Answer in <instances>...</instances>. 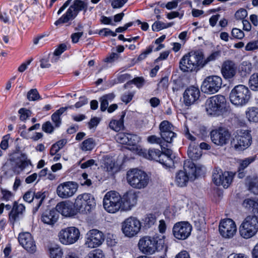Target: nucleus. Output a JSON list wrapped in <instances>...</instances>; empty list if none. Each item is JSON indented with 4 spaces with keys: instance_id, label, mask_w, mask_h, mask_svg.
Here are the masks:
<instances>
[{
    "instance_id": "nucleus-1",
    "label": "nucleus",
    "mask_w": 258,
    "mask_h": 258,
    "mask_svg": "<svg viewBox=\"0 0 258 258\" xmlns=\"http://www.w3.org/2000/svg\"><path fill=\"white\" fill-rule=\"evenodd\" d=\"M202 51H190L183 55L179 61V69L183 72H197L204 67Z\"/></svg>"
},
{
    "instance_id": "nucleus-2",
    "label": "nucleus",
    "mask_w": 258,
    "mask_h": 258,
    "mask_svg": "<svg viewBox=\"0 0 258 258\" xmlns=\"http://www.w3.org/2000/svg\"><path fill=\"white\" fill-rule=\"evenodd\" d=\"M203 167L196 166L192 161H185L183 165L184 170H180L176 173V184L180 187L186 186L189 179L194 180L201 174Z\"/></svg>"
},
{
    "instance_id": "nucleus-3",
    "label": "nucleus",
    "mask_w": 258,
    "mask_h": 258,
    "mask_svg": "<svg viewBox=\"0 0 258 258\" xmlns=\"http://www.w3.org/2000/svg\"><path fill=\"white\" fill-rule=\"evenodd\" d=\"M207 114L211 116L223 115L228 111L225 97L221 95H216L208 98L205 103Z\"/></svg>"
},
{
    "instance_id": "nucleus-4",
    "label": "nucleus",
    "mask_w": 258,
    "mask_h": 258,
    "mask_svg": "<svg viewBox=\"0 0 258 258\" xmlns=\"http://www.w3.org/2000/svg\"><path fill=\"white\" fill-rule=\"evenodd\" d=\"M88 6V0H74L66 13L56 21L54 24L58 26L74 20L80 12L83 11L85 14L87 11Z\"/></svg>"
},
{
    "instance_id": "nucleus-5",
    "label": "nucleus",
    "mask_w": 258,
    "mask_h": 258,
    "mask_svg": "<svg viewBox=\"0 0 258 258\" xmlns=\"http://www.w3.org/2000/svg\"><path fill=\"white\" fill-rule=\"evenodd\" d=\"M251 92L248 88L243 85L235 86L229 94L230 101L235 106H242L249 101Z\"/></svg>"
},
{
    "instance_id": "nucleus-6",
    "label": "nucleus",
    "mask_w": 258,
    "mask_h": 258,
    "mask_svg": "<svg viewBox=\"0 0 258 258\" xmlns=\"http://www.w3.org/2000/svg\"><path fill=\"white\" fill-rule=\"evenodd\" d=\"M126 179L127 183L132 187L142 189L147 186L150 178L145 172L138 169H133L127 172Z\"/></svg>"
},
{
    "instance_id": "nucleus-7",
    "label": "nucleus",
    "mask_w": 258,
    "mask_h": 258,
    "mask_svg": "<svg viewBox=\"0 0 258 258\" xmlns=\"http://www.w3.org/2000/svg\"><path fill=\"white\" fill-rule=\"evenodd\" d=\"M163 240L158 236H145L138 243L140 250L144 254H152L163 247Z\"/></svg>"
},
{
    "instance_id": "nucleus-8",
    "label": "nucleus",
    "mask_w": 258,
    "mask_h": 258,
    "mask_svg": "<svg viewBox=\"0 0 258 258\" xmlns=\"http://www.w3.org/2000/svg\"><path fill=\"white\" fill-rule=\"evenodd\" d=\"M258 231V217L254 214L247 216L239 227L241 237L248 239L254 236Z\"/></svg>"
},
{
    "instance_id": "nucleus-9",
    "label": "nucleus",
    "mask_w": 258,
    "mask_h": 258,
    "mask_svg": "<svg viewBox=\"0 0 258 258\" xmlns=\"http://www.w3.org/2000/svg\"><path fill=\"white\" fill-rule=\"evenodd\" d=\"M122 198L118 192L111 190L107 192L103 198V207L109 213H115L121 208Z\"/></svg>"
},
{
    "instance_id": "nucleus-10",
    "label": "nucleus",
    "mask_w": 258,
    "mask_h": 258,
    "mask_svg": "<svg viewBox=\"0 0 258 258\" xmlns=\"http://www.w3.org/2000/svg\"><path fill=\"white\" fill-rule=\"evenodd\" d=\"M96 206L94 197L90 194L84 193L78 195L75 199L74 207L78 212L89 213Z\"/></svg>"
},
{
    "instance_id": "nucleus-11",
    "label": "nucleus",
    "mask_w": 258,
    "mask_h": 258,
    "mask_svg": "<svg viewBox=\"0 0 258 258\" xmlns=\"http://www.w3.org/2000/svg\"><path fill=\"white\" fill-rule=\"evenodd\" d=\"M251 143V137L247 131L238 130L231 142V146L237 151H243Z\"/></svg>"
},
{
    "instance_id": "nucleus-12",
    "label": "nucleus",
    "mask_w": 258,
    "mask_h": 258,
    "mask_svg": "<svg viewBox=\"0 0 258 258\" xmlns=\"http://www.w3.org/2000/svg\"><path fill=\"white\" fill-rule=\"evenodd\" d=\"M31 164L29 160L27 159V156L25 154H21L20 160L16 163L10 161L6 163L3 166V170L5 171V174L7 177L12 176L16 172L19 173V169L20 171L24 170L26 167Z\"/></svg>"
},
{
    "instance_id": "nucleus-13",
    "label": "nucleus",
    "mask_w": 258,
    "mask_h": 258,
    "mask_svg": "<svg viewBox=\"0 0 258 258\" xmlns=\"http://www.w3.org/2000/svg\"><path fill=\"white\" fill-rule=\"evenodd\" d=\"M141 228V222L135 217H130L122 223V231L124 235L128 237L136 236L140 232Z\"/></svg>"
},
{
    "instance_id": "nucleus-14",
    "label": "nucleus",
    "mask_w": 258,
    "mask_h": 258,
    "mask_svg": "<svg viewBox=\"0 0 258 258\" xmlns=\"http://www.w3.org/2000/svg\"><path fill=\"white\" fill-rule=\"evenodd\" d=\"M222 80L217 76L207 77L204 80L201 86L202 91L206 94H214L221 88Z\"/></svg>"
},
{
    "instance_id": "nucleus-15",
    "label": "nucleus",
    "mask_w": 258,
    "mask_h": 258,
    "mask_svg": "<svg viewBox=\"0 0 258 258\" xmlns=\"http://www.w3.org/2000/svg\"><path fill=\"white\" fill-rule=\"evenodd\" d=\"M233 178V174L232 172H223L219 168H215L213 170V181L217 186L222 185L225 188H228L231 184Z\"/></svg>"
},
{
    "instance_id": "nucleus-16",
    "label": "nucleus",
    "mask_w": 258,
    "mask_h": 258,
    "mask_svg": "<svg viewBox=\"0 0 258 258\" xmlns=\"http://www.w3.org/2000/svg\"><path fill=\"white\" fill-rule=\"evenodd\" d=\"M80 232L75 227H70L61 230L59 233V239L63 244H72L77 242L79 239Z\"/></svg>"
},
{
    "instance_id": "nucleus-17",
    "label": "nucleus",
    "mask_w": 258,
    "mask_h": 258,
    "mask_svg": "<svg viewBox=\"0 0 258 258\" xmlns=\"http://www.w3.org/2000/svg\"><path fill=\"white\" fill-rule=\"evenodd\" d=\"M105 236L101 231L93 229L89 230L85 237V245L88 248H96L104 242Z\"/></svg>"
},
{
    "instance_id": "nucleus-18",
    "label": "nucleus",
    "mask_w": 258,
    "mask_h": 258,
    "mask_svg": "<svg viewBox=\"0 0 258 258\" xmlns=\"http://www.w3.org/2000/svg\"><path fill=\"white\" fill-rule=\"evenodd\" d=\"M192 230L191 225L187 221L176 223L172 228L174 237L178 240H185L190 235Z\"/></svg>"
},
{
    "instance_id": "nucleus-19",
    "label": "nucleus",
    "mask_w": 258,
    "mask_h": 258,
    "mask_svg": "<svg viewBox=\"0 0 258 258\" xmlns=\"http://www.w3.org/2000/svg\"><path fill=\"white\" fill-rule=\"evenodd\" d=\"M230 133L229 131L223 127L212 130L210 133L212 142L215 145L223 146L226 145L230 139Z\"/></svg>"
},
{
    "instance_id": "nucleus-20",
    "label": "nucleus",
    "mask_w": 258,
    "mask_h": 258,
    "mask_svg": "<svg viewBox=\"0 0 258 258\" xmlns=\"http://www.w3.org/2000/svg\"><path fill=\"white\" fill-rule=\"evenodd\" d=\"M78 184L74 181H66L59 184L56 188V194L61 199H68L77 192Z\"/></svg>"
},
{
    "instance_id": "nucleus-21",
    "label": "nucleus",
    "mask_w": 258,
    "mask_h": 258,
    "mask_svg": "<svg viewBox=\"0 0 258 258\" xmlns=\"http://www.w3.org/2000/svg\"><path fill=\"white\" fill-rule=\"evenodd\" d=\"M159 128L161 137L167 143H171L173 139L176 137V134L174 132V126L168 120L161 121Z\"/></svg>"
},
{
    "instance_id": "nucleus-22",
    "label": "nucleus",
    "mask_w": 258,
    "mask_h": 258,
    "mask_svg": "<svg viewBox=\"0 0 258 258\" xmlns=\"http://www.w3.org/2000/svg\"><path fill=\"white\" fill-rule=\"evenodd\" d=\"M219 231L221 235L226 238H232L237 231L236 226L231 219H223L219 226Z\"/></svg>"
},
{
    "instance_id": "nucleus-23",
    "label": "nucleus",
    "mask_w": 258,
    "mask_h": 258,
    "mask_svg": "<svg viewBox=\"0 0 258 258\" xmlns=\"http://www.w3.org/2000/svg\"><path fill=\"white\" fill-rule=\"evenodd\" d=\"M18 241L20 244L28 252L34 253L36 251L35 242L29 232H23L19 234Z\"/></svg>"
},
{
    "instance_id": "nucleus-24",
    "label": "nucleus",
    "mask_w": 258,
    "mask_h": 258,
    "mask_svg": "<svg viewBox=\"0 0 258 258\" xmlns=\"http://www.w3.org/2000/svg\"><path fill=\"white\" fill-rule=\"evenodd\" d=\"M56 211L65 217H73L76 215L78 211L74 207V204L69 201H63L58 203L55 207Z\"/></svg>"
},
{
    "instance_id": "nucleus-25",
    "label": "nucleus",
    "mask_w": 258,
    "mask_h": 258,
    "mask_svg": "<svg viewBox=\"0 0 258 258\" xmlns=\"http://www.w3.org/2000/svg\"><path fill=\"white\" fill-rule=\"evenodd\" d=\"M200 96L198 87L191 86L187 88L183 94V101L186 106H189L197 101Z\"/></svg>"
},
{
    "instance_id": "nucleus-26",
    "label": "nucleus",
    "mask_w": 258,
    "mask_h": 258,
    "mask_svg": "<svg viewBox=\"0 0 258 258\" xmlns=\"http://www.w3.org/2000/svg\"><path fill=\"white\" fill-rule=\"evenodd\" d=\"M221 71L223 77L225 79H231L236 74L237 66L233 60H226L222 64Z\"/></svg>"
},
{
    "instance_id": "nucleus-27",
    "label": "nucleus",
    "mask_w": 258,
    "mask_h": 258,
    "mask_svg": "<svg viewBox=\"0 0 258 258\" xmlns=\"http://www.w3.org/2000/svg\"><path fill=\"white\" fill-rule=\"evenodd\" d=\"M122 198V208L124 210H129L134 206L137 201V195L135 191H128L124 194Z\"/></svg>"
},
{
    "instance_id": "nucleus-28",
    "label": "nucleus",
    "mask_w": 258,
    "mask_h": 258,
    "mask_svg": "<svg viewBox=\"0 0 258 258\" xmlns=\"http://www.w3.org/2000/svg\"><path fill=\"white\" fill-rule=\"evenodd\" d=\"M25 210V207L23 204H18L17 202H14L13 208L9 214V221L13 225L16 221L22 217Z\"/></svg>"
},
{
    "instance_id": "nucleus-29",
    "label": "nucleus",
    "mask_w": 258,
    "mask_h": 258,
    "mask_svg": "<svg viewBox=\"0 0 258 258\" xmlns=\"http://www.w3.org/2000/svg\"><path fill=\"white\" fill-rule=\"evenodd\" d=\"M58 215L56 211L52 210L43 213L41 217L42 221L49 225L55 223L58 219Z\"/></svg>"
},
{
    "instance_id": "nucleus-30",
    "label": "nucleus",
    "mask_w": 258,
    "mask_h": 258,
    "mask_svg": "<svg viewBox=\"0 0 258 258\" xmlns=\"http://www.w3.org/2000/svg\"><path fill=\"white\" fill-rule=\"evenodd\" d=\"M242 206L253 214H258V198H247L242 203Z\"/></svg>"
},
{
    "instance_id": "nucleus-31",
    "label": "nucleus",
    "mask_w": 258,
    "mask_h": 258,
    "mask_svg": "<svg viewBox=\"0 0 258 258\" xmlns=\"http://www.w3.org/2000/svg\"><path fill=\"white\" fill-rule=\"evenodd\" d=\"M187 155L192 160H197L202 156V151L199 148V145L192 143L189 145L187 150Z\"/></svg>"
},
{
    "instance_id": "nucleus-32",
    "label": "nucleus",
    "mask_w": 258,
    "mask_h": 258,
    "mask_svg": "<svg viewBox=\"0 0 258 258\" xmlns=\"http://www.w3.org/2000/svg\"><path fill=\"white\" fill-rule=\"evenodd\" d=\"M73 108V106H69L65 107H61L52 114L51 119L53 122L55 124V126L56 127H59L61 124L60 115L66 111H67V109H72Z\"/></svg>"
},
{
    "instance_id": "nucleus-33",
    "label": "nucleus",
    "mask_w": 258,
    "mask_h": 258,
    "mask_svg": "<svg viewBox=\"0 0 258 258\" xmlns=\"http://www.w3.org/2000/svg\"><path fill=\"white\" fill-rule=\"evenodd\" d=\"M144 157L149 160H154L159 162L162 152L159 149L151 148L148 150H145L143 153Z\"/></svg>"
},
{
    "instance_id": "nucleus-34",
    "label": "nucleus",
    "mask_w": 258,
    "mask_h": 258,
    "mask_svg": "<svg viewBox=\"0 0 258 258\" xmlns=\"http://www.w3.org/2000/svg\"><path fill=\"white\" fill-rule=\"evenodd\" d=\"M101 167L107 171H111L115 165V161L112 157L108 155L104 156L101 160Z\"/></svg>"
},
{
    "instance_id": "nucleus-35",
    "label": "nucleus",
    "mask_w": 258,
    "mask_h": 258,
    "mask_svg": "<svg viewBox=\"0 0 258 258\" xmlns=\"http://www.w3.org/2000/svg\"><path fill=\"white\" fill-rule=\"evenodd\" d=\"M173 85L172 87V91L176 95L178 92L182 90L186 86V79L182 77H178L173 81Z\"/></svg>"
},
{
    "instance_id": "nucleus-36",
    "label": "nucleus",
    "mask_w": 258,
    "mask_h": 258,
    "mask_svg": "<svg viewBox=\"0 0 258 258\" xmlns=\"http://www.w3.org/2000/svg\"><path fill=\"white\" fill-rule=\"evenodd\" d=\"M122 114L121 115V118L120 119L117 120H112L109 124V127L113 131L116 132H119L123 127V118L125 116V113L122 112Z\"/></svg>"
},
{
    "instance_id": "nucleus-37",
    "label": "nucleus",
    "mask_w": 258,
    "mask_h": 258,
    "mask_svg": "<svg viewBox=\"0 0 258 258\" xmlns=\"http://www.w3.org/2000/svg\"><path fill=\"white\" fill-rule=\"evenodd\" d=\"M46 198V195L45 192L38 191L37 192H35V196L34 200H38L37 204L35 206L32 210L33 214H35L37 212L39 208L43 203L44 199Z\"/></svg>"
},
{
    "instance_id": "nucleus-38",
    "label": "nucleus",
    "mask_w": 258,
    "mask_h": 258,
    "mask_svg": "<svg viewBox=\"0 0 258 258\" xmlns=\"http://www.w3.org/2000/svg\"><path fill=\"white\" fill-rule=\"evenodd\" d=\"M252 64L248 61H243L239 66V71L242 77L249 75L252 71Z\"/></svg>"
},
{
    "instance_id": "nucleus-39",
    "label": "nucleus",
    "mask_w": 258,
    "mask_h": 258,
    "mask_svg": "<svg viewBox=\"0 0 258 258\" xmlns=\"http://www.w3.org/2000/svg\"><path fill=\"white\" fill-rule=\"evenodd\" d=\"M49 253L50 258H62L63 254L62 248L57 245L51 246Z\"/></svg>"
},
{
    "instance_id": "nucleus-40",
    "label": "nucleus",
    "mask_w": 258,
    "mask_h": 258,
    "mask_svg": "<svg viewBox=\"0 0 258 258\" xmlns=\"http://www.w3.org/2000/svg\"><path fill=\"white\" fill-rule=\"evenodd\" d=\"M246 117L249 121L258 122V108H249L246 111Z\"/></svg>"
},
{
    "instance_id": "nucleus-41",
    "label": "nucleus",
    "mask_w": 258,
    "mask_h": 258,
    "mask_svg": "<svg viewBox=\"0 0 258 258\" xmlns=\"http://www.w3.org/2000/svg\"><path fill=\"white\" fill-rule=\"evenodd\" d=\"M246 182L249 190L254 195H258V178L247 177Z\"/></svg>"
},
{
    "instance_id": "nucleus-42",
    "label": "nucleus",
    "mask_w": 258,
    "mask_h": 258,
    "mask_svg": "<svg viewBox=\"0 0 258 258\" xmlns=\"http://www.w3.org/2000/svg\"><path fill=\"white\" fill-rule=\"evenodd\" d=\"M157 218L155 215L149 214L146 215L143 219V223L145 228H149L156 222Z\"/></svg>"
},
{
    "instance_id": "nucleus-43",
    "label": "nucleus",
    "mask_w": 258,
    "mask_h": 258,
    "mask_svg": "<svg viewBox=\"0 0 258 258\" xmlns=\"http://www.w3.org/2000/svg\"><path fill=\"white\" fill-rule=\"evenodd\" d=\"M256 159V155L250 156L243 159H240L238 161V168L241 170H244L251 163H253Z\"/></svg>"
},
{
    "instance_id": "nucleus-44",
    "label": "nucleus",
    "mask_w": 258,
    "mask_h": 258,
    "mask_svg": "<svg viewBox=\"0 0 258 258\" xmlns=\"http://www.w3.org/2000/svg\"><path fill=\"white\" fill-rule=\"evenodd\" d=\"M95 146V142L93 138L84 140L80 145V149L84 151H91Z\"/></svg>"
},
{
    "instance_id": "nucleus-45",
    "label": "nucleus",
    "mask_w": 258,
    "mask_h": 258,
    "mask_svg": "<svg viewBox=\"0 0 258 258\" xmlns=\"http://www.w3.org/2000/svg\"><path fill=\"white\" fill-rule=\"evenodd\" d=\"M147 141L151 144H159L161 149H163L164 146L165 145V141L162 138L158 137L155 135L150 136L147 138Z\"/></svg>"
},
{
    "instance_id": "nucleus-46",
    "label": "nucleus",
    "mask_w": 258,
    "mask_h": 258,
    "mask_svg": "<svg viewBox=\"0 0 258 258\" xmlns=\"http://www.w3.org/2000/svg\"><path fill=\"white\" fill-rule=\"evenodd\" d=\"M27 98L30 101H35L40 100L41 97L36 89H32L28 92Z\"/></svg>"
},
{
    "instance_id": "nucleus-47",
    "label": "nucleus",
    "mask_w": 258,
    "mask_h": 258,
    "mask_svg": "<svg viewBox=\"0 0 258 258\" xmlns=\"http://www.w3.org/2000/svg\"><path fill=\"white\" fill-rule=\"evenodd\" d=\"M250 88L253 91H258V73L252 74L249 80Z\"/></svg>"
},
{
    "instance_id": "nucleus-48",
    "label": "nucleus",
    "mask_w": 258,
    "mask_h": 258,
    "mask_svg": "<svg viewBox=\"0 0 258 258\" xmlns=\"http://www.w3.org/2000/svg\"><path fill=\"white\" fill-rule=\"evenodd\" d=\"M159 162L169 168L171 167L174 165L173 157L166 156H161L160 159L159 160Z\"/></svg>"
},
{
    "instance_id": "nucleus-49",
    "label": "nucleus",
    "mask_w": 258,
    "mask_h": 258,
    "mask_svg": "<svg viewBox=\"0 0 258 258\" xmlns=\"http://www.w3.org/2000/svg\"><path fill=\"white\" fill-rule=\"evenodd\" d=\"M130 137H131L130 134L119 133L117 135L116 139L117 141L120 144H130V143H128V138Z\"/></svg>"
},
{
    "instance_id": "nucleus-50",
    "label": "nucleus",
    "mask_w": 258,
    "mask_h": 258,
    "mask_svg": "<svg viewBox=\"0 0 258 258\" xmlns=\"http://www.w3.org/2000/svg\"><path fill=\"white\" fill-rule=\"evenodd\" d=\"M220 55V52L217 51L212 53L208 57L205 59L203 58V63H204V66L208 62L211 61H214Z\"/></svg>"
},
{
    "instance_id": "nucleus-51",
    "label": "nucleus",
    "mask_w": 258,
    "mask_h": 258,
    "mask_svg": "<svg viewBox=\"0 0 258 258\" xmlns=\"http://www.w3.org/2000/svg\"><path fill=\"white\" fill-rule=\"evenodd\" d=\"M34 196L35 191L32 189H30L24 194L23 199L25 201L30 203L34 200Z\"/></svg>"
},
{
    "instance_id": "nucleus-52",
    "label": "nucleus",
    "mask_w": 258,
    "mask_h": 258,
    "mask_svg": "<svg viewBox=\"0 0 258 258\" xmlns=\"http://www.w3.org/2000/svg\"><path fill=\"white\" fill-rule=\"evenodd\" d=\"M247 15V11L244 9H240L235 13V17L237 20L243 21Z\"/></svg>"
},
{
    "instance_id": "nucleus-53",
    "label": "nucleus",
    "mask_w": 258,
    "mask_h": 258,
    "mask_svg": "<svg viewBox=\"0 0 258 258\" xmlns=\"http://www.w3.org/2000/svg\"><path fill=\"white\" fill-rule=\"evenodd\" d=\"M145 83V80L143 77H136L131 81H128V83L134 84L139 88L142 87Z\"/></svg>"
},
{
    "instance_id": "nucleus-54",
    "label": "nucleus",
    "mask_w": 258,
    "mask_h": 258,
    "mask_svg": "<svg viewBox=\"0 0 258 258\" xmlns=\"http://www.w3.org/2000/svg\"><path fill=\"white\" fill-rule=\"evenodd\" d=\"M85 258H103V254L101 250L96 249L89 252Z\"/></svg>"
},
{
    "instance_id": "nucleus-55",
    "label": "nucleus",
    "mask_w": 258,
    "mask_h": 258,
    "mask_svg": "<svg viewBox=\"0 0 258 258\" xmlns=\"http://www.w3.org/2000/svg\"><path fill=\"white\" fill-rule=\"evenodd\" d=\"M19 113L20 114V118L21 120H25L31 115V111L26 108H21L19 110Z\"/></svg>"
},
{
    "instance_id": "nucleus-56",
    "label": "nucleus",
    "mask_w": 258,
    "mask_h": 258,
    "mask_svg": "<svg viewBox=\"0 0 258 258\" xmlns=\"http://www.w3.org/2000/svg\"><path fill=\"white\" fill-rule=\"evenodd\" d=\"M232 36L236 39H241L244 37V32L238 28H233L231 31Z\"/></svg>"
},
{
    "instance_id": "nucleus-57",
    "label": "nucleus",
    "mask_w": 258,
    "mask_h": 258,
    "mask_svg": "<svg viewBox=\"0 0 258 258\" xmlns=\"http://www.w3.org/2000/svg\"><path fill=\"white\" fill-rule=\"evenodd\" d=\"M258 49V40L248 42L245 47L246 51H253Z\"/></svg>"
},
{
    "instance_id": "nucleus-58",
    "label": "nucleus",
    "mask_w": 258,
    "mask_h": 258,
    "mask_svg": "<svg viewBox=\"0 0 258 258\" xmlns=\"http://www.w3.org/2000/svg\"><path fill=\"white\" fill-rule=\"evenodd\" d=\"M126 3V0H112L111 6L113 9H118L122 7Z\"/></svg>"
},
{
    "instance_id": "nucleus-59",
    "label": "nucleus",
    "mask_w": 258,
    "mask_h": 258,
    "mask_svg": "<svg viewBox=\"0 0 258 258\" xmlns=\"http://www.w3.org/2000/svg\"><path fill=\"white\" fill-rule=\"evenodd\" d=\"M42 129L45 133L51 134L53 132L54 127L50 121H46L42 124Z\"/></svg>"
},
{
    "instance_id": "nucleus-60",
    "label": "nucleus",
    "mask_w": 258,
    "mask_h": 258,
    "mask_svg": "<svg viewBox=\"0 0 258 258\" xmlns=\"http://www.w3.org/2000/svg\"><path fill=\"white\" fill-rule=\"evenodd\" d=\"M134 94L133 92H129L124 93L121 97V100L122 102L127 104L133 99Z\"/></svg>"
},
{
    "instance_id": "nucleus-61",
    "label": "nucleus",
    "mask_w": 258,
    "mask_h": 258,
    "mask_svg": "<svg viewBox=\"0 0 258 258\" xmlns=\"http://www.w3.org/2000/svg\"><path fill=\"white\" fill-rule=\"evenodd\" d=\"M152 28L154 31H159L166 28L165 23L160 21H156L152 25Z\"/></svg>"
},
{
    "instance_id": "nucleus-62",
    "label": "nucleus",
    "mask_w": 258,
    "mask_h": 258,
    "mask_svg": "<svg viewBox=\"0 0 258 258\" xmlns=\"http://www.w3.org/2000/svg\"><path fill=\"white\" fill-rule=\"evenodd\" d=\"M80 183L82 185H87L89 186L92 184L91 180L88 179V174L86 173H84L82 174V178L80 179Z\"/></svg>"
},
{
    "instance_id": "nucleus-63",
    "label": "nucleus",
    "mask_w": 258,
    "mask_h": 258,
    "mask_svg": "<svg viewBox=\"0 0 258 258\" xmlns=\"http://www.w3.org/2000/svg\"><path fill=\"white\" fill-rule=\"evenodd\" d=\"M153 47V45H150L146 50L139 55L138 59L139 60L144 59L147 55L152 51Z\"/></svg>"
},
{
    "instance_id": "nucleus-64",
    "label": "nucleus",
    "mask_w": 258,
    "mask_h": 258,
    "mask_svg": "<svg viewBox=\"0 0 258 258\" xmlns=\"http://www.w3.org/2000/svg\"><path fill=\"white\" fill-rule=\"evenodd\" d=\"M131 78V76L128 74H121L117 76L116 83H122L126 81L130 80Z\"/></svg>"
}]
</instances>
